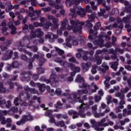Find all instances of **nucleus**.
<instances>
[{
    "label": "nucleus",
    "instance_id": "obj_43",
    "mask_svg": "<svg viewBox=\"0 0 131 131\" xmlns=\"http://www.w3.org/2000/svg\"><path fill=\"white\" fill-rule=\"evenodd\" d=\"M124 104H125V103L124 102V101L121 100L120 102V105H121L120 106L119 108L120 109H123V108H124L123 105H124Z\"/></svg>",
    "mask_w": 131,
    "mask_h": 131
},
{
    "label": "nucleus",
    "instance_id": "obj_55",
    "mask_svg": "<svg viewBox=\"0 0 131 131\" xmlns=\"http://www.w3.org/2000/svg\"><path fill=\"white\" fill-rule=\"evenodd\" d=\"M95 101L96 102H99V101H101V97H99V96H95Z\"/></svg>",
    "mask_w": 131,
    "mask_h": 131
},
{
    "label": "nucleus",
    "instance_id": "obj_11",
    "mask_svg": "<svg viewBox=\"0 0 131 131\" xmlns=\"http://www.w3.org/2000/svg\"><path fill=\"white\" fill-rule=\"evenodd\" d=\"M88 17L90 20H87L85 23L86 25L87 26H89V27H93V24H91V22H93L94 21V19H95V15H88Z\"/></svg>",
    "mask_w": 131,
    "mask_h": 131
},
{
    "label": "nucleus",
    "instance_id": "obj_24",
    "mask_svg": "<svg viewBox=\"0 0 131 131\" xmlns=\"http://www.w3.org/2000/svg\"><path fill=\"white\" fill-rule=\"evenodd\" d=\"M51 36H53V39H57V38H58V35H54L52 33H50L48 35H46V38H48L49 39H50V41H51Z\"/></svg>",
    "mask_w": 131,
    "mask_h": 131
},
{
    "label": "nucleus",
    "instance_id": "obj_47",
    "mask_svg": "<svg viewBox=\"0 0 131 131\" xmlns=\"http://www.w3.org/2000/svg\"><path fill=\"white\" fill-rule=\"evenodd\" d=\"M11 110L14 113H17V112H18V107H17L16 106H14L12 108Z\"/></svg>",
    "mask_w": 131,
    "mask_h": 131
},
{
    "label": "nucleus",
    "instance_id": "obj_34",
    "mask_svg": "<svg viewBox=\"0 0 131 131\" xmlns=\"http://www.w3.org/2000/svg\"><path fill=\"white\" fill-rule=\"evenodd\" d=\"M69 62L71 63H76V64H79L78 62H76V59L74 57H72L71 58L69 59Z\"/></svg>",
    "mask_w": 131,
    "mask_h": 131
},
{
    "label": "nucleus",
    "instance_id": "obj_44",
    "mask_svg": "<svg viewBox=\"0 0 131 131\" xmlns=\"http://www.w3.org/2000/svg\"><path fill=\"white\" fill-rule=\"evenodd\" d=\"M45 84H42L40 86V92H41V93H43V92H45Z\"/></svg>",
    "mask_w": 131,
    "mask_h": 131
},
{
    "label": "nucleus",
    "instance_id": "obj_17",
    "mask_svg": "<svg viewBox=\"0 0 131 131\" xmlns=\"http://www.w3.org/2000/svg\"><path fill=\"white\" fill-rule=\"evenodd\" d=\"M102 68H99V71H102L103 72V73H105L106 72V70H109V66H107V64L104 63L102 64Z\"/></svg>",
    "mask_w": 131,
    "mask_h": 131
},
{
    "label": "nucleus",
    "instance_id": "obj_36",
    "mask_svg": "<svg viewBox=\"0 0 131 131\" xmlns=\"http://www.w3.org/2000/svg\"><path fill=\"white\" fill-rule=\"evenodd\" d=\"M55 125H56L57 126H61V127H62V126H65V123H64L63 122V121H60L58 123H55Z\"/></svg>",
    "mask_w": 131,
    "mask_h": 131
},
{
    "label": "nucleus",
    "instance_id": "obj_64",
    "mask_svg": "<svg viewBox=\"0 0 131 131\" xmlns=\"http://www.w3.org/2000/svg\"><path fill=\"white\" fill-rule=\"evenodd\" d=\"M98 108L97 107V105H95L94 106H92V110L93 111H97Z\"/></svg>",
    "mask_w": 131,
    "mask_h": 131
},
{
    "label": "nucleus",
    "instance_id": "obj_53",
    "mask_svg": "<svg viewBox=\"0 0 131 131\" xmlns=\"http://www.w3.org/2000/svg\"><path fill=\"white\" fill-rule=\"evenodd\" d=\"M104 84L105 85L106 89H109V87L110 86V84L107 81H104Z\"/></svg>",
    "mask_w": 131,
    "mask_h": 131
},
{
    "label": "nucleus",
    "instance_id": "obj_14",
    "mask_svg": "<svg viewBox=\"0 0 131 131\" xmlns=\"http://www.w3.org/2000/svg\"><path fill=\"white\" fill-rule=\"evenodd\" d=\"M55 62H56L57 63H59L60 65H63L64 67H67L68 65L69 66V63H68V62H63V60L59 58H56L55 59Z\"/></svg>",
    "mask_w": 131,
    "mask_h": 131
},
{
    "label": "nucleus",
    "instance_id": "obj_56",
    "mask_svg": "<svg viewBox=\"0 0 131 131\" xmlns=\"http://www.w3.org/2000/svg\"><path fill=\"white\" fill-rule=\"evenodd\" d=\"M110 116H111V117H112V118H114V119L117 118V117L115 115H114V113L112 112L110 114Z\"/></svg>",
    "mask_w": 131,
    "mask_h": 131
},
{
    "label": "nucleus",
    "instance_id": "obj_12",
    "mask_svg": "<svg viewBox=\"0 0 131 131\" xmlns=\"http://www.w3.org/2000/svg\"><path fill=\"white\" fill-rule=\"evenodd\" d=\"M13 55V51L11 50H8L4 55V60H8V59H11Z\"/></svg>",
    "mask_w": 131,
    "mask_h": 131
},
{
    "label": "nucleus",
    "instance_id": "obj_54",
    "mask_svg": "<svg viewBox=\"0 0 131 131\" xmlns=\"http://www.w3.org/2000/svg\"><path fill=\"white\" fill-rule=\"evenodd\" d=\"M78 117V115L77 114V113L75 112V113H74L73 114V119H75V118H77Z\"/></svg>",
    "mask_w": 131,
    "mask_h": 131
},
{
    "label": "nucleus",
    "instance_id": "obj_63",
    "mask_svg": "<svg viewBox=\"0 0 131 131\" xmlns=\"http://www.w3.org/2000/svg\"><path fill=\"white\" fill-rule=\"evenodd\" d=\"M40 128H39V126H36L35 127V130H38V131H43L42 129L39 130Z\"/></svg>",
    "mask_w": 131,
    "mask_h": 131
},
{
    "label": "nucleus",
    "instance_id": "obj_30",
    "mask_svg": "<svg viewBox=\"0 0 131 131\" xmlns=\"http://www.w3.org/2000/svg\"><path fill=\"white\" fill-rule=\"evenodd\" d=\"M97 68H98V66L97 65H94L92 66V74H96L97 73Z\"/></svg>",
    "mask_w": 131,
    "mask_h": 131
},
{
    "label": "nucleus",
    "instance_id": "obj_37",
    "mask_svg": "<svg viewBox=\"0 0 131 131\" xmlns=\"http://www.w3.org/2000/svg\"><path fill=\"white\" fill-rule=\"evenodd\" d=\"M0 120L1 121L2 124H6L7 123V121L5 120V118L4 117H0Z\"/></svg>",
    "mask_w": 131,
    "mask_h": 131
},
{
    "label": "nucleus",
    "instance_id": "obj_10",
    "mask_svg": "<svg viewBox=\"0 0 131 131\" xmlns=\"http://www.w3.org/2000/svg\"><path fill=\"white\" fill-rule=\"evenodd\" d=\"M40 21L41 23H40L41 24H43L42 26H43L44 28H46V29H48V28H49L50 27L52 26V24L51 23H47V20L46 19L43 17H41L40 18Z\"/></svg>",
    "mask_w": 131,
    "mask_h": 131
},
{
    "label": "nucleus",
    "instance_id": "obj_6",
    "mask_svg": "<svg viewBox=\"0 0 131 131\" xmlns=\"http://www.w3.org/2000/svg\"><path fill=\"white\" fill-rule=\"evenodd\" d=\"M67 46L69 47V48H71V44L69 42H71L73 46H78V41L77 39H75V38H67L66 40Z\"/></svg>",
    "mask_w": 131,
    "mask_h": 131
},
{
    "label": "nucleus",
    "instance_id": "obj_13",
    "mask_svg": "<svg viewBox=\"0 0 131 131\" xmlns=\"http://www.w3.org/2000/svg\"><path fill=\"white\" fill-rule=\"evenodd\" d=\"M14 103L15 104V105H16V106H18L19 104H21V106H27L28 105L26 102L22 103V101L19 100L18 98H16L15 99Z\"/></svg>",
    "mask_w": 131,
    "mask_h": 131
},
{
    "label": "nucleus",
    "instance_id": "obj_16",
    "mask_svg": "<svg viewBox=\"0 0 131 131\" xmlns=\"http://www.w3.org/2000/svg\"><path fill=\"white\" fill-rule=\"evenodd\" d=\"M92 66V64L90 62H88L87 63H82L81 64V67L84 71H86L87 70H89V68L91 67Z\"/></svg>",
    "mask_w": 131,
    "mask_h": 131
},
{
    "label": "nucleus",
    "instance_id": "obj_60",
    "mask_svg": "<svg viewBox=\"0 0 131 131\" xmlns=\"http://www.w3.org/2000/svg\"><path fill=\"white\" fill-rule=\"evenodd\" d=\"M8 30V28L6 27H3L2 28V31L3 33H5V32H6V31Z\"/></svg>",
    "mask_w": 131,
    "mask_h": 131
},
{
    "label": "nucleus",
    "instance_id": "obj_8",
    "mask_svg": "<svg viewBox=\"0 0 131 131\" xmlns=\"http://www.w3.org/2000/svg\"><path fill=\"white\" fill-rule=\"evenodd\" d=\"M90 123H91V124L93 125L92 126L95 128V130H97V131L104 130V128L103 127L100 128V127H99V125H98V123H96L95 120H91Z\"/></svg>",
    "mask_w": 131,
    "mask_h": 131
},
{
    "label": "nucleus",
    "instance_id": "obj_22",
    "mask_svg": "<svg viewBox=\"0 0 131 131\" xmlns=\"http://www.w3.org/2000/svg\"><path fill=\"white\" fill-rule=\"evenodd\" d=\"M104 41L102 39L99 40L98 41H95L94 42L95 46H99L100 48L104 47Z\"/></svg>",
    "mask_w": 131,
    "mask_h": 131
},
{
    "label": "nucleus",
    "instance_id": "obj_31",
    "mask_svg": "<svg viewBox=\"0 0 131 131\" xmlns=\"http://www.w3.org/2000/svg\"><path fill=\"white\" fill-rule=\"evenodd\" d=\"M25 90L26 91H30L31 92V93H32V94H36V91H35V90L30 89L29 88H28V86H25Z\"/></svg>",
    "mask_w": 131,
    "mask_h": 131
},
{
    "label": "nucleus",
    "instance_id": "obj_51",
    "mask_svg": "<svg viewBox=\"0 0 131 131\" xmlns=\"http://www.w3.org/2000/svg\"><path fill=\"white\" fill-rule=\"evenodd\" d=\"M4 14L5 11L0 12V19H4L5 18V15H4Z\"/></svg>",
    "mask_w": 131,
    "mask_h": 131
},
{
    "label": "nucleus",
    "instance_id": "obj_28",
    "mask_svg": "<svg viewBox=\"0 0 131 131\" xmlns=\"http://www.w3.org/2000/svg\"><path fill=\"white\" fill-rule=\"evenodd\" d=\"M55 49L59 56H63V55H64V51L58 48L57 47H55Z\"/></svg>",
    "mask_w": 131,
    "mask_h": 131
},
{
    "label": "nucleus",
    "instance_id": "obj_25",
    "mask_svg": "<svg viewBox=\"0 0 131 131\" xmlns=\"http://www.w3.org/2000/svg\"><path fill=\"white\" fill-rule=\"evenodd\" d=\"M111 68L113 69V70H117V66H118V62H114L110 63Z\"/></svg>",
    "mask_w": 131,
    "mask_h": 131
},
{
    "label": "nucleus",
    "instance_id": "obj_15",
    "mask_svg": "<svg viewBox=\"0 0 131 131\" xmlns=\"http://www.w3.org/2000/svg\"><path fill=\"white\" fill-rule=\"evenodd\" d=\"M8 26L10 29H11L12 30L11 32V34H16V33H17V32H16V27L13 26L12 23H9L8 24Z\"/></svg>",
    "mask_w": 131,
    "mask_h": 131
},
{
    "label": "nucleus",
    "instance_id": "obj_19",
    "mask_svg": "<svg viewBox=\"0 0 131 131\" xmlns=\"http://www.w3.org/2000/svg\"><path fill=\"white\" fill-rule=\"evenodd\" d=\"M90 107V106L89 105L87 104H81L80 105V106H79V111L80 113V112H83V111H84V110H85L86 109L89 108V107Z\"/></svg>",
    "mask_w": 131,
    "mask_h": 131
},
{
    "label": "nucleus",
    "instance_id": "obj_29",
    "mask_svg": "<svg viewBox=\"0 0 131 131\" xmlns=\"http://www.w3.org/2000/svg\"><path fill=\"white\" fill-rule=\"evenodd\" d=\"M77 14L79 15V16H80L81 17H84V16H85V13L83 12V10L82 9H80L79 11H77Z\"/></svg>",
    "mask_w": 131,
    "mask_h": 131
},
{
    "label": "nucleus",
    "instance_id": "obj_4",
    "mask_svg": "<svg viewBox=\"0 0 131 131\" xmlns=\"http://www.w3.org/2000/svg\"><path fill=\"white\" fill-rule=\"evenodd\" d=\"M56 79H57V75L53 74L51 75L50 80H47L46 82V83H50V82H51V84L52 86H56L58 84V82L56 81Z\"/></svg>",
    "mask_w": 131,
    "mask_h": 131
},
{
    "label": "nucleus",
    "instance_id": "obj_21",
    "mask_svg": "<svg viewBox=\"0 0 131 131\" xmlns=\"http://www.w3.org/2000/svg\"><path fill=\"white\" fill-rule=\"evenodd\" d=\"M49 20H52V22H53L54 25H56V27H58V24H57V22H58V19L57 18H55V17L52 15H49L48 17Z\"/></svg>",
    "mask_w": 131,
    "mask_h": 131
},
{
    "label": "nucleus",
    "instance_id": "obj_42",
    "mask_svg": "<svg viewBox=\"0 0 131 131\" xmlns=\"http://www.w3.org/2000/svg\"><path fill=\"white\" fill-rule=\"evenodd\" d=\"M34 25L35 27H41V26L43 25V24H41L40 23H34Z\"/></svg>",
    "mask_w": 131,
    "mask_h": 131
},
{
    "label": "nucleus",
    "instance_id": "obj_59",
    "mask_svg": "<svg viewBox=\"0 0 131 131\" xmlns=\"http://www.w3.org/2000/svg\"><path fill=\"white\" fill-rule=\"evenodd\" d=\"M116 97H121L122 99H123V98H124L123 95H121V94H120V93H117L116 94Z\"/></svg>",
    "mask_w": 131,
    "mask_h": 131
},
{
    "label": "nucleus",
    "instance_id": "obj_33",
    "mask_svg": "<svg viewBox=\"0 0 131 131\" xmlns=\"http://www.w3.org/2000/svg\"><path fill=\"white\" fill-rule=\"evenodd\" d=\"M71 14L73 18H75L76 17V13H75V10L74 9H71L70 10Z\"/></svg>",
    "mask_w": 131,
    "mask_h": 131
},
{
    "label": "nucleus",
    "instance_id": "obj_49",
    "mask_svg": "<svg viewBox=\"0 0 131 131\" xmlns=\"http://www.w3.org/2000/svg\"><path fill=\"white\" fill-rule=\"evenodd\" d=\"M117 52H119L120 54H122L123 53V50H120V48H119V46H117V48H116Z\"/></svg>",
    "mask_w": 131,
    "mask_h": 131
},
{
    "label": "nucleus",
    "instance_id": "obj_39",
    "mask_svg": "<svg viewBox=\"0 0 131 131\" xmlns=\"http://www.w3.org/2000/svg\"><path fill=\"white\" fill-rule=\"evenodd\" d=\"M130 19V16H129L128 17H124L123 18V21L125 23H128V21H129V19Z\"/></svg>",
    "mask_w": 131,
    "mask_h": 131
},
{
    "label": "nucleus",
    "instance_id": "obj_20",
    "mask_svg": "<svg viewBox=\"0 0 131 131\" xmlns=\"http://www.w3.org/2000/svg\"><path fill=\"white\" fill-rule=\"evenodd\" d=\"M106 121V119L103 118L100 122H97V124L98 125V127H100V126H108V124L107 123H104Z\"/></svg>",
    "mask_w": 131,
    "mask_h": 131
},
{
    "label": "nucleus",
    "instance_id": "obj_5",
    "mask_svg": "<svg viewBox=\"0 0 131 131\" xmlns=\"http://www.w3.org/2000/svg\"><path fill=\"white\" fill-rule=\"evenodd\" d=\"M43 35V32L39 29H37L35 31H33L31 33V38H33L37 36V37H40Z\"/></svg>",
    "mask_w": 131,
    "mask_h": 131
},
{
    "label": "nucleus",
    "instance_id": "obj_50",
    "mask_svg": "<svg viewBox=\"0 0 131 131\" xmlns=\"http://www.w3.org/2000/svg\"><path fill=\"white\" fill-rule=\"evenodd\" d=\"M56 108H62V104H61V103L58 102L56 104V105H55Z\"/></svg>",
    "mask_w": 131,
    "mask_h": 131
},
{
    "label": "nucleus",
    "instance_id": "obj_40",
    "mask_svg": "<svg viewBox=\"0 0 131 131\" xmlns=\"http://www.w3.org/2000/svg\"><path fill=\"white\" fill-rule=\"evenodd\" d=\"M55 93L58 96H60V95H61V94H62V91H61V89H57L55 91Z\"/></svg>",
    "mask_w": 131,
    "mask_h": 131
},
{
    "label": "nucleus",
    "instance_id": "obj_48",
    "mask_svg": "<svg viewBox=\"0 0 131 131\" xmlns=\"http://www.w3.org/2000/svg\"><path fill=\"white\" fill-rule=\"evenodd\" d=\"M99 26H101V24L100 23H96V27H94V29L95 30H99Z\"/></svg>",
    "mask_w": 131,
    "mask_h": 131
},
{
    "label": "nucleus",
    "instance_id": "obj_23",
    "mask_svg": "<svg viewBox=\"0 0 131 131\" xmlns=\"http://www.w3.org/2000/svg\"><path fill=\"white\" fill-rule=\"evenodd\" d=\"M46 115L50 118V122H52V123H54V122H55V119H54L53 115H52V114H51L50 112H47L46 113Z\"/></svg>",
    "mask_w": 131,
    "mask_h": 131
},
{
    "label": "nucleus",
    "instance_id": "obj_58",
    "mask_svg": "<svg viewBox=\"0 0 131 131\" xmlns=\"http://www.w3.org/2000/svg\"><path fill=\"white\" fill-rule=\"evenodd\" d=\"M112 40H113V43H112V45H113L114 46H115V41H116L117 40V39H116V37H112Z\"/></svg>",
    "mask_w": 131,
    "mask_h": 131
},
{
    "label": "nucleus",
    "instance_id": "obj_41",
    "mask_svg": "<svg viewBox=\"0 0 131 131\" xmlns=\"http://www.w3.org/2000/svg\"><path fill=\"white\" fill-rule=\"evenodd\" d=\"M30 2H31L32 6H37V2H36V0H30Z\"/></svg>",
    "mask_w": 131,
    "mask_h": 131
},
{
    "label": "nucleus",
    "instance_id": "obj_1",
    "mask_svg": "<svg viewBox=\"0 0 131 131\" xmlns=\"http://www.w3.org/2000/svg\"><path fill=\"white\" fill-rule=\"evenodd\" d=\"M76 82H79L80 88H86L87 90H84L82 91L81 90H78L77 92V94H74L71 96V98H73V100L75 102H77V100H79V97L80 96H82L83 94H88L89 93V95L93 94V93H96L97 90H98V88L97 85L95 84V83H93L91 86L89 85L86 84L84 83V79L81 77L80 75H78L77 78L75 80Z\"/></svg>",
    "mask_w": 131,
    "mask_h": 131
},
{
    "label": "nucleus",
    "instance_id": "obj_62",
    "mask_svg": "<svg viewBox=\"0 0 131 131\" xmlns=\"http://www.w3.org/2000/svg\"><path fill=\"white\" fill-rule=\"evenodd\" d=\"M125 68L128 71H131V67L130 66H125Z\"/></svg>",
    "mask_w": 131,
    "mask_h": 131
},
{
    "label": "nucleus",
    "instance_id": "obj_52",
    "mask_svg": "<svg viewBox=\"0 0 131 131\" xmlns=\"http://www.w3.org/2000/svg\"><path fill=\"white\" fill-rule=\"evenodd\" d=\"M111 99H112V98L111 97V96H107V103L108 104H110V102H111Z\"/></svg>",
    "mask_w": 131,
    "mask_h": 131
},
{
    "label": "nucleus",
    "instance_id": "obj_26",
    "mask_svg": "<svg viewBox=\"0 0 131 131\" xmlns=\"http://www.w3.org/2000/svg\"><path fill=\"white\" fill-rule=\"evenodd\" d=\"M70 66L73 71H76V72H79V71H80V68L79 67H76L73 64H71Z\"/></svg>",
    "mask_w": 131,
    "mask_h": 131
},
{
    "label": "nucleus",
    "instance_id": "obj_45",
    "mask_svg": "<svg viewBox=\"0 0 131 131\" xmlns=\"http://www.w3.org/2000/svg\"><path fill=\"white\" fill-rule=\"evenodd\" d=\"M19 51H22L25 54H27L28 55H29V56H31V53L28 52L26 50H22V49H21V48L20 47L19 48Z\"/></svg>",
    "mask_w": 131,
    "mask_h": 131
},
{
    "label": "nucleus",
    "instance_id": "obj_57",
    "mask_svg": "<svg viewBox=\"0 0 131 131\" xmlns=\"http://www.w3.org/2000/svg\"><path fill=\"white\" fill-rule=\"evenodd\" d=\"M51 9L50 7H47L43 9V11L44 12H49V11H51Z\"/></svg>",
    "mask_w": 131,
    "mask_h": 131
},
{
    "label": "nucleus",
    "instance_id": "obj_9",
    "mask_svg": "<svg viewBox=\"0 0 131 131\" xmlns=\"http://www.w3.org/2000/svg\"><path fill=\"white\" fill-rule=\"evenodd\" d=\"M67 24H68V20L67 19H64L63 21H62L61 30L57 31V33L59 35H61V34H62V30H65V29H66Z\"/></svg>",
    "mask_w": 131,
    "mask_h": 131
},
{
    "label": "nucleus",
    "instance_id": "obj_38",
    "mask_svg": "<svg viewBox=\"0 0 131 131\" xmlns=\"http://www.w3.org/2000/svg\"><path fill=\"white\" fill-rule=\"evenodd\" d=\"M12 66L13 68H17L19 67V63L17 62H14L12 63Z\"/></svg>",
    "mask_w": 131,
    "mask_h": 131
},
{
    "label": "nucleus",
    "instance_id": "obj_61",
    "mask_svg": "<svg viewBox=\"0 0 131 131\" xmlns=\"http://www.w3.org/2000/svg\"><path fill=\"white\" fill-rule=\"evenodd\" d=\"M76 57L77 59H80L81 58V54L78 53L76 54Z\"/></svg>",
    "mask_w": 131,
    "mask_h": 131
},
{
    "label": "nucleus",
    "instance_id": "obj_3",
    "mask_svg": "<svg viewBox=\"0 0 131 131\" xmlns=\"http://www.w3.org/2000/svg\"><path fill=\"white\" fill-rule=\"evenodd\" d=\"M31 120H33V118L30 115H28V116H24L23 118L20 121L16 122L17 125H21V124H24L27 121H30Z\"/></svg>",
    "mask_w": 131,
    "mask_h": 131
},
{
    "label": "nucleus",
    "instance_id": "obj_2",
    "mask_svg": "<svg viewBox=\"0 0 131 131\" xmlns=\"http://www.w3.org/2000/svg\"><path fill=\"white\" fill-rule=\"evenodd\" d=\"M70 23L73 27L70 26H68L67 29L68 30H71V29H72L73 32H79V31L82 29V27H81V26H79V25H84V23L83 22H81L79 23L77 21L71 20Z\"/></svg>",
    "mask_w": 131,
    "mask_h": 131
},
{
    "label": "nucleus",
    "instance_id": "obj_27",
    "mask_svg": "<svg viewBox=\"0 0 131 131\" xmlns=\"http://www.w3.org/2000/svg\"><path fill=\"white\" fill-rule=\"evenodd\" d=\"M0 91L2 93H9V91L6 90V88H4V84L2 82H0Z\"/></svg>",
    "mask_w": 131,
    "mask_h": 131
},
{
    "label": "nucleus",
    "instance_id": "obj_7",
    "mask_svg": "<svg viewBox=\"0 0 131 131\" xmlns=\"http://www.w3.org/2000/svg\"><path fill=\"white\" fill-rule=\"evenodd\" d=\"M116 27H118L120 29H122L123 28V25H122V21L121 20L119 19V21L117 24H114L113 25H110L107 27L108 29H112V28H116Z\"/></svg>",
    "mask_w": 131,
    "mask_h": 131
},
{
    "label": "nucleus",
    "instance_id": "obj_35",
    "mask_svg": "<svg viewBox=\"0 0 131 131\" xmlns=\"http://www.w3.org/2000/svg\"><path fill=\"white\" fill-rule=\"evenodd\" d=\"M123 112L124 116H125V115H126V114L127 115H131V111H127L126 109H124L123 110Z\"/></svg>",
    "mask_w": 131,
    "mask_h": 131
},
{
    "label": "nucleus",
    "instance_id": "obj_46",
    "mask_svg": "<svg viewBox=\"0 0 131 131\" xmlns=\"http://www.w3.org/2000/svg\"><path fill=\"white\" fill-rule=\"evenodd\" d=\"M90 4L92 7L93 10H97V7L95 6V2H92L90 3Z\"/></svg>",
    "mask_w": 131,
    "mask_h": 131
},
{
    "label": "nucleus",
    "instance_id": "obj_18",
    "mask_svg": "<svg viewBox=\"0 0 131 131\" xmlns=\"http://www.w3.org/2000/svg\"><path fill=\"white\" fill-rule=\"evenodd\" d=\"M7 104H6L5 100H3V101L0 100V106H1V107H4V106H6L7 108H10V106H11V102L8 101L7 102Z\"/></svg>",
    "mask_w": 131,
    "mask_h": 131
},
{
    "label": "nucleus",
    "instance_id": "obj_32",
    "mask_svg": "<svg viewBox=\"0 0 131 131\" xmlns=\"http://www.w3.org/2000/svg\"><path fill=\"white\" fill-rule=\"evenodd\" d=\"M94 61L95 62H96L97 65L102 64V59L99 57H96Z\"/></svg>",
    "mask_w": 131,
    "mask_h": 131
}]
</instances>
